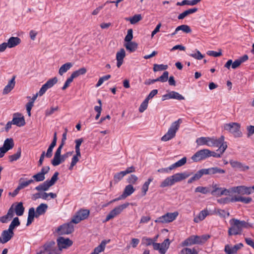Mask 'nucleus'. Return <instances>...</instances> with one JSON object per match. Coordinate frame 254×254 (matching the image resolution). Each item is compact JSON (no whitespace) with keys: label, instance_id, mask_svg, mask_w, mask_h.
<instances>
[{"label":"nucleus","instance_id":"nucleus-13","mask_svg":"<svg viewBox=\"0 0 254 254\" xmlns=\"http://www.w3.org/2000/svg\"><path fill=\"white\" fill-rule=\"evenodd\" d=\"M213 190L210 192L211 194L215 196H220L222 195H227L230 194V191L224 188L218 187L216 184L213 183L212 185Z\"/></svg>","mask_w":254,"mask_h":254},{"label":"nucleus","instance_id":"nucleus-46","mask_svg":"<svg viewBox=\"0 0 254 254\" xmlns=\"http://www.w3.org/2000/svg\"><path fill=\"white\" fill-rule=\"evenodd\" d=\"M171 98L177 99L178 100H184L185 98L182 95L180 94L178 92L176 91H170Z\"/></svg>","mask_w":254,"mask_h":254},{"label":"nucleus","instance_id":"nucleus-4","mask_svg":"<svg viewBox=\"0 0 254 254\" xmlns=\"http://www.w3.org/2000/svg\"><path fill=\"white\" fill-rule=\"evenodd\" d=\"M182 123V120L179 119L177 121L173 122L167 133L161 137V140L163 141H167L173 138L175 135L177 130L179 129L180 124Z\"/></svg>","mask_w":254,"mask_h":254},{"label":"nucleus","instance_id":"nucleus-21","mask_svg":"<svg viewBox=\"0 0 254 254\" xmlns=\"http://www.w3.org/2000/svg\"><path fill=\"white\" fill-rule=\"evenodd\" d=\"M206 175H216L218 174L221 175L224 174L226 171L224 169H221L218 167H213L207 169H205Z\"/></svg>","mask_w":254,"mask_h":254},{"label":"nucleus","instance_id":"nucleus-28","mask_svg":"<svg viewBox=\"0 0 254 254\" xmlns=\"http://www.w3.org/2000/svg\"><path fill=\"white\" fill-rule=\"evenodd\" d=\"M135 189L133 188V187L131 185L129 184L126 186L122 194L126 198L127 197L130 195L132 193H133Z\"/></svg>","mask_w":254,"mask_h":254},{"label":"nucleus","instance_id":"nucleus-9","mask_svg":"<svg viewBox=\"0 0 254 254\" xmlns=\"http://www.w3.org/2000/svg\"><path fill=\"white\" fill-rule=\"evenodd\" d=\"M129 203L127 202L116 207L106 216V219L104 222H107L117 216L120 214L123 210L126 209Z\"/></svg>","mask_w":254,"mask_h":254},{"label":"nucleus","instance_id":"nucleus-24","mask_svg":"<svg viewBox=\"0 0 254 254\" xmlns=\"http://www.w3.org/2000/svg\"><path fill=\"white\" fill-rule=\"evenodd\" d=\"M126 56V52L124 49H121L116 54V59L117 61V66L120 67L123 63L124 59Z\"/></svg>","mask_w":254,"mask_h":254},{"label":"nucleus","instance_id":"nucleus-48","mask_svg":"<svg viewBox=\"0 0 254 254\" xmlns=\"http://www.w3.org/2000/svg\"><path fill=\"white\" fill-rule=\"evenodd\" d=\"M182 30L186 33H189L191 32L190 28L187 25H181L176 28V31Z\"/></svg>","mask_w":254,"mask_h":254},{"label":"nucleus","instance_id":"nucleus-33","mask_svg":"<svg viewBox=\"0 0 254 254\" xmlns=\"http://www.w3.org/2000/svg\"><path fill=\"white\" fill-rule=\"evenodd\" d=\"M187 162V158L186 157H183L177 162L172 164L170 166V169H174L176 168L180 167L185 165Z\"/></svg>","mask_w":254,"mask_h":254},{"label":"nucleus","instance_id":"nucleus-40","mask_svg":"<svg viewBox=\"0 0 254 254\" xmlns=\"http://www.w3.org/2000/svg\"><path fill=\"white\" fill-rule=\"evenodd\" d=\"M137 44L133 42H129L125 45L126 49L130 52H134L137 48Z\"/></svg>","mask_w":254,"mask_h":254},{"label":"nucleus","instance_id":"nucleus-10","mask_svg":"<svg viewBox=\"0 0 254 254\" xmlns=\"http://www.w3.org/2000/svg\"><path fill=\"white\" fill-rule=\"evenodd\" d=\"M73 223L71 220L69 223L60 226L57 230V233L60 235H68L72 233L74 231Z\"/></svg>","mask_w":254,"mask_h":254},{"label":"nucleus","instance_id":"nucleus-51","mask_svg":"<svg viewBox=\"0 0 254 254\" xmlns=\"http://www.w3.org/2000/svg\"><path fill=\"white\" fill-rule=\"evenodd\" d=\"M168 66L167 65H164L163 64H154L153 66V71L154 72L166 70L168 68Z\"/></svg>","mask_w":254,"mask_h":254},{"label":"nucleus","instance_id":"nucleus-60","mask_svg":"<svg viewBox=\"0 0 254 254\" xmlns=\"http://www.w3.org/2000/svg\"><path fill=\"white\" fill-rule=\"evenodd\" d=\"M207 54L210 56L217 57L222 55V52L221 49L219 50L218 52L214 51H208L207 52Z\"/></svg>","mask_w":254,"mask_h":254},{"label":"nucleus","instance_id":"nucleus-29","mask_svg":"<svg viewBox=\"0 0 254 254\" xmlns=\"http://www.w3.org/2000/svg\"><path fill=\"white\" fill-rule=\"evenodd\" d=\"M73 65L71 63H66L62 65L59 70V73L63 75L64 73L67 71Z\"/></svg>","mask_w":254,"mask_h":254},{"label":"nucleus","instance_id":"nucleus-6","mask_svg":"<svg viewBox=\"0 0 254 254\" xmlns=\"http://www.w3.org/2000/svg\"><path fill=\"white\" fill-rule=\"evenodd\" d=\"M223 128L224 130L232 133L235 137H241L243 135L240 130L241 124L238 123L231 122L225 124Z\"/></svg>","mask_w":254,"mask_h":254},{"label":"nucleus","instance_id":"nucleus-58","mask_svg":"<svg viewBox=\"0 0 254 254\" xmlns=\"http://www.w3.org/2000/svg\"><path fill=\"white\" fill-rule=\"evenodd\" d=\"M138 180V177L135 175H130L127 179V182L130 185L135 184Z\"/></svg>","mask_w":254,"mask_h":254},{"label":"nucleus","instance_id":"nucleus-17","mask_svg":"<svg viewBox=\"0 0 254 254\" xmlns=\"http://www.w3.org/2000/svg\"><path fill=\"white\" fill-rule=\"evenodd\" d=\"M199 236L197 235H192L181 243L182 247L190 246L193 245H200Z\"/></svg>","mask_w":254,"mask_h":254},{"label":"nucleus","instance_id":"nucleus-54","mask_svg":"<svg viewBox=\"0 0 254 254\" xmlns=\"http://www.w3.org/2000/svg\"><path fill=\"white\" fill-rule=\"evenodd\" d=\"M59 175V173L58 172H56L53 176L52 177L51 180L47 181H48V183L49 184V185L51 186H53L56 181L58 180V176Z\"/></svg>","mask_w":254,"mask_h":254},{"label":"nucleus","instance_id":"nucleus-39","mask_svg":"<svg viewBox=\"0 0 254 254\" xmlns=\"http://www.w3.org/2000/svg\"><path fill=\"white\" fill-rule=\"evenodd\" d=\"M201 0H184L182 2H178L176 4L177 5H184L186 4L190 5H194L197 3L200 2Z\"/></svg>","mask_w":254,"mask_h":254},{"label":"nucleus","instance_id":"nucleus-18","mask_svg":"<svg viewBox=\"0 0 254 254\" xmlns=\"http://www.w3.org/2000/svg\"><path fill=\"white\" fill-rule=\"evenodd\" d=\"M12 122L13 125L19 127H23L25 125L24 116L19 113H15L13 114Z\"/></svg>","mask_w":254,"mask_h":254},{"label":"nucleus","instance_id":"nucleus-27","mask_svg":"<svg viewBox=\"0 0 254 254\" xmlns=\"http://www.w3.org/2000/svg\"><path fill=\"white\" fill-rule=\"evenodd\" d=\"M13 140L11 138H6L4 141L2 147L0 148H3L6 151L12 149L14 146Z\"/></svg>","mask_w":254,"mask_h":254},{"label":"nucleus","instance_id":"nucleus-55","mask_svg":"<svg viewBox=\"0 0 254 254\" xmlns=\"http://www.w3.org/2000/svg\"><path fill=\"white\" fill-rule=\"evenodd\" d=\"M32 178H33L36 182H42L45 179V177L42 174V173H40L39 172L33 175L32 176Z\"/></svg>","mask_w":254,"mask_h":254},{"label":"nucleus","instance_id":"nucleus-63","mask_svg":"<svg viewBox=\"0 0 254 254\" xmlns=\"http://www.w3.org/2000/svg\"><path fill=\"white\" fill-rule=\"evenodd\" d=\"M239 222H240V224L242 228V229L243 228H249L250 227H253V224H250L249 223H248V222H246L245 221H241V220H239Z\"/></svg>","mask_w":254,"mask_h":254},{"label":"nucleus","instance_id":"nucleus-43","mask_svg":"<svg viewBox=\"0 0 254 254\" xmlns=\"http://www.w3.org/2000/svg\"><path fill=\"white\" fill-rule=\"evenodd\" d=\"M21 150L18 148L16 153L9 156V161L10 162L17 160L21 156Z\"/></svg>","mask_w":254,"mask_h":254},{"label":"nucleus","instance_id":"nucleus-12","mask_svg":"<svg viewBox=\"0 0 254 254\" xmlns=\"http://www.w3.org/2000/svg\"><path fill=\"white\" fill-rule=\"evenodd\" d=\"M208 149H203L196 152L191 157V160L195 162L205 160L209 158Z\"/></svg>","mask_w":254,"mask_h":254},{"label":"nucleus","instance_id":"nucleus-56","mask_svg":"<svg viewBox=\"0 0 254 254\" xmlns=\"http://www.w3.org/2000/svg\"><path fill=\"white\" fill-rule=\"evenodd\" d=\"M196 51L195 53L190 54L189 55L196 60H201L204 57L203 55L198 50H196Z\"/></svg>","mask_w":254,"mask_h":254},{"label":"nucleus","instance_id":"nucleus-32","mask_svg":"<svg viewBox=\"0 0 254 254\" xmlns=\"http://www.w3.org/2000/svg\"><path fill=\"white\" fill-rule=\"evenodd\" d=\"M14 211L16 214L18 216H21L23 214L24 211V207L22 202H18L16 204Z\"/></svg>","mask_w":254,"mask_h":254},{"label":"nucleus","instance_id":"nucleus-2","mask_svg":"<svg viewBox=\"0 0 254 254\" xmlns=\"http://www.w3.org/2000/svg\"><path fill=\"white\" fill-rule=\"evenodd\" d=\"M192 173L184 172L183 173H176L171 176L166 178L161 182L160 187L163 188L168 186H172L175 183L181 182L189 177L192 175Z\"/></svg>","mask_w":254,"mask_h":254},{"label":"nucleus","instance_id":"nucleus-34","mask_svg":"<svg viewBox=\"0 0 254 254\" xmlns=\"http://www.w3.org/2000/svg\"><path fill=\"white\" fill-rule=\"evenodd\" d=\"M51 187V186L48 183L47 181H45L42 184H41L39 186H37L35 189L37 191H46L49 190V189Z\"/></svg>","mask_w":254,"mask_h":254},{"label":"nucleus","instance_id":"nucleus-11","mask_svg":"<svg viewBox=\"0 0 254 254\" xmlns=\"http://www.w3.org/2000/svg\"><path fill=\"white\" fill-rule=\"evenodd\" d=\"M21 39L18 37H11L7 40V42H4L0 44L2 52L8 47L12 48L18 45L21 43Z\"/></svg>","mask_w":254,"mask_h":254},{"label":"nucleus","instance_id":"nucleus-36","mask_svg":"<svg viewBox=\"0 0 254 254\" xmlns=\"http://www.w3.org/2000/svg\"><path fill=\"white\" fill-rule=\"evenodd\" d=\"M20 224L19 218L17 217H16L13 218V220L11 221L10 224L8 227V231H11V232H13V229L15 227L19 226Z\"/></svg>","mask_w":254,"mask_h":254},{"label":"nucleus","instance_id":"nucleus-35","mask_svg":"<svg viewBox=\"0 0 254 254\" xmlns=\"http://www.w3.org/2000/svg\"><path fill=\"white\" fill-rule=\"evenodd\" d=\"M198 251L195 248L192 249L185 248L179 253V254H198Z\"/></svg>","mask_w":254,"mask_h":254},{"label":"nucleus","instance_id":"nucleus-37","mask_svg":"<svg viewBox=\"0 0 254 254\" xmlns=\"http://www.w3.org/2000/svg\"><path fill=\"white\" fill-rule=\"evenodd\" d=\"M153 180V178L152 177L149 178L143 184L141 190L143 195H145L146 194V192L148 190L149 186L151 182H152Z\"/></svg>","mask_w":254,"mask_h":254},{"label":"nucleus","instance_id":"nucleus-22","mask_svg":"<svg viewBox=\"0 0 254 254\" xmlns=\"http://www.w3.org/2000/svg\"><path fill=\"white\" fill-rule=\"evenodd\" d=\"M15 78L16 75H13L11 79L8 81L7 84L4 87L2 91L3 95L8 94L14 88L15 85Z\"/></svg>","mask_w":254,"mask_h":254},{"label":"nucleus","instance_id":"nucleus-8","mask_svg":"<svg viewBox=\"0 0 254 254\" xmlns=\"http://www.w3.org/2000/svg\"><path fill=\"white\" fill-rule=\"evenodd\" d=\"M179 213L177 211L173 213L168 212L165 214L157 218L155 222L157 223H168L175 220L178 216Z\"/></svg>","mask_w":254,"mask_h":254},{"label":"nucleus","instance_id":"nucleus-42","mask_svg":"<svg viewBox=\"0 0 254 254\" xmlns=\"http://www.w3.org/2000/svg\"><path fill=\"white\" fill-rule=\"evenodd\" d=\"M23 180V178H20L19 179V185L18 186V188L21 190L25 187H27L28 186H29L30 184L33 183L34 182V180L32 179L29 180L27 181H22Z\"/></svg>","mask_w":254,"mask_h":254},{"label":"nucleus","instance_id":"nucleus-47","mask_svg":"<svg viewBox=\"0 0 254 254\" xmlns=\"http://www.w3.org/2000/svg\"><path fill=\"white\" fill-rule=\"evenodd\" d=\"M86 71L87 70L85 67H82L77 70L73 71L71 74L74 76L75 78H76L81 75L84 74Z\"/></svg>","mask_w":254,"mask_h":254},{"label":"nucleus","instance_id":"nucleus-61","mask_svg":"<svg viewBox=\"0 0 254 254\" xmlns=\"http://www.w3.org/2000/svg\"><path fill=\"white\" fill-rule=\"evenodd\" d=\"M75 150L77 151H80V146L81 143L83 142V138H80L77 139L75 140Z\"/></svg>","mask_w":254,"mask_h":254},{"label":"nucleus","instance_id":"nucleus-49","mask_svg":"<svg viewBox=\"0 0 254 254\" xmlns=\"http://www.w3.org/2000/svg\"><path fill=\"white\" fill-rule=\"evenodd\" d=\"M126 175L123 171L115 174L114 176V181L115 183L120 182Z\"/></svg>","mask_w":254,"mask_h":254},{"label":"nucleus","instance_id":"nucleus-59","mask_svg":"<svg viewBox=\"0 0 254 254\" xmlns=\"http://www.w3.org/2000/svg\"><path fill=\"white\" fill-rule=\"evenodd\" d=\"M59 110L58 106H56L55 107H51L49 109H47L45 111V116L48 117L52 115L54 113L55 111H57Z\"/></svg>","mask_w":254,"mask_h":254},{"label":"nucleus","instance_id":"nucleus-14","mask_svg":"<svg viewBox=\"0 0 254 254\" xmlns=\"http://www.w3.org/2000/svg\"><path fill=\"white\" fill-rule=\"evenodd\" d=\"M89 215V211L87 209H81L78 211L72 219V222L77 224L81 220L86 219Z\"/></svg>","mask_w":254,"mask_h":254},{"label":"nucleus","instance_id":"nucleus-16","mask_svg":"<svg viewBox=\"0 0 254 254\" xmlns=\"http://www.w3.org/2000/svg\"><path fill=\"white\" fill-rule=\"evenodd\" d=\"M229 163L231 166L236 171L245 172L250 169L249 166L236 160H230Z\"/></svg>","mask_w":254,"mask_h":254},{"label":"nucleus","instance_id":"nucleus-25","mask_svg":"<svg viewBox=\"0 0 254 254\" xmlns=\"http://www.w3.org/2000/svg\"><path fill=\"white\" fill-rule=\"evenodd\" d=\"M204 175H206L205 169L199 170L192 177L188 180V183L191 184L195 181L198 180Z\"/></svg>","mask_w":254,"mask_h":254},{"label":"nucleus","instance_id":"nucleus-15","mask_svg":"<svg viewBox=\"0 0 254 254\" xmlns=\"http://www.w3.org/2000/svg\"><path fill=\"white\" fill-rule=\"evenodd\" d=\"M58 79L57 77H54L49 79L40 88L38 92L39 95L40 96H42L48 89L52 88L58 82Z\"/></svg>","mask_w":254,"mask_h":254},{"label":"nucleus","instance_id":"nucleus-30","mask_svg":"<svg viewBox=\"0 0 254 254\" xmlns=\"http://www.w3.org/2000/svg\"><path fill=\"white\" fill-rule=\"evenodd\" d=\"M48 205L45 203H41L40 204L37 208L36 211L38 215V216H40L41 215H43L46 212L48 209Z\"/></svg>","mask_w":254,"mask_h":254},{"label":"nucleus","instance_id":"nucleus-44","mask_svg":"<svg viewBox=\"0 0 254 254\" xmlns=\"http://www.w3.org/2000/svg\"><path fill=\"white\" fill-rule=\"evenodd\" d=\"M195 192H200L202 194H207L211 192L208 187L199 186L195 188Z\"/></svg>","mask_w":254,"mask_h":254},{"label":"nucleus","instance_id":"nucleus-19","mask_svg":"<svg viewBox=\"0 0 254 254\" xmlns=\"http://www.w3.org/2000/svg\"><path fill=\"white\" fill-rule=\"evenodd\" d=\"M244 245L240 243L232 246L226 245L225 246L224 251L227 254H237V252L243 247Z\"/></svg>","mask_w":254,"mask_h":254},{"label":"nucleus","instance_id":"nucleus-64","mask_svg":"<svg viewBox=\"0 0 254 254\" xmlns=\"http://www.w3.org/2000/svg\"><path fill=\"white\" fill-rule=\"evenodd\" d=\"M248 131L247 136L250 137L254 134V126H249L247 127Z\"/></svg>","mask_w":254,"mask_h":254},{"label":"nucleus","instance_id":"nucleus-45","mask_svg":"<svg viewBox=\"0 0 254 254\" xmlns=\"http://www.w3.org/2000/svg\"><path fill=\"white\" fill-rule=\"evenodd\" d=\"M207 138L208 137H200L197 138L196 140V143L197 146H202L206 145H207Z\"/></svg>","mask_w":254,"mask_h":254},{"label":"nucleus","instance_id":"nucleus-3","mask_svg":"<svg viewBox=\"0 0 254 254\" xmlns=\"http://www.w3.org/2000/svg\"><path fill=\"white\" fill-rule=\"evenodd\" d=\"M59 249L54 241L46 242L37 250L36 254H59Z\"/></svg>","mask_w":254,"mask_h":254},{"label":"nucleus","instance_id":"nucleus-7","mask_svg":"<svg viewBox=\"0 0 254 254\" xmlns=\"http://www.w3.org/2000/svg\"><path fill=\"white\" fill-rule=\"evenodd\" d=\"M230 223L231 227L229 228L228 231L229 236L241 235L242 234L243 229L240 224L239 219L233 218L230 220Z\"/></svg>","mask_w":254,"mask_h":254},{"label":"nucleus","instance_id":"nucleus-26","mask_svg":"<svg viewBox=\"0 0 254 254\" xmlns=\"http://www.w3.org/2000/svg\"><path fill=\"white\" fill-rule=\"evenodd\" d=\"M208 215L209 212L208 210L204 209L201 211L196 217H194L193 221L195 223H198L204 220Z\"/></svg>","mask_w":254,"mask_h":254},{"label":"nucleus","instance_id":"nucleus-5","mask_svg":"<svg viewBox=\"0 0 254 254\" xmlns=\"http://www.w3.org/2000/svg\"><path fill=\"white\" fill-rule=\"evenodd\" d=\"M207 142L208 146L219 147L218 150H222L221 154L224 152L227 147L226 142H224V137L222 135L219 138L208 137Z\"/></svg>","mask_w":254,"mask_h":254},{"label":"nucleus","instance_id":"nucleus-50","mask_svg":"<svg viewBox=\"0 0 254 254\" xmlns=\"http://www.w3.org/2000/svg\"><path fill=\"white\" fill-rule=\"evenodd\" d=\"M106 244V242L105 241H102L101 244L94 249V251L95 252L96 254H99V253L104 251Z\"/></svg>","mask_w":254,"mask_h":254},{"label":"nucleus","instance_id":"nucleus-52","mask_svg":"<svg viewBox=\"0 0 254 254\" xmlns=\"http://www.w3.org/2000/svg\"><path fill=\"white\" fill-rule=\"evenodd\" d=\"M141 19L142 17L140 14H135L127 20H129L131 24H134L141 20Z\"/></svg>","mask_w":254,"mask_h":254},{"label":"nucleus","instance_id":"nucleus-38","mask_svg":"<svg viewBox=\"0 0 254 254\" xmlns=\"http://www.w3.org/2000/svg\"><path fill=\"white\" fill-rule=\"evenodd\" d=\"M252 192L253 191H251V189H250V187H248L244 186H239V194L243 195H249L252 193Z\"/></svg>","mask_w":254,"mask_h":254},{"label":"nucleus","instance_id":"nucleus-31","mask_svg":"<svg viewBox=\"0 0 254 254\" xmlns=\"http://www.w3.org/2000/svg\"><path fill=\"white\" fill-rule=\"evenodd\" d=\"M197 10V8L196 7L189 9L188 10H187L182 12V13L180 14L178 16V18L179 19H183L187 15L196 12Z\"/></svg>","mask_w":254,"mask_h":254},{"label":"nucleus","instance_id":"nucleus-57","mask_svg":"<svg viewBox=\"0 0 254 254\" xmlns=\"http://www.w3.org/2000/svg\"><path fill=\"white\" fill-rule=\"evenodd\" d=\"M133 31L132 29H129L127 30V34L125 37V41L126 42H131L133 38Z\"/></svg>","mask_w":254,"mask_h":254},{"label":"nucleus","instance_id":"nucleus-20","mask_svg":"<svg viewBox=\"0 0 254 254\" xmlns=\"http://www.w3.org/2000/svg\"><path fill=\"white\" fill-rule=\"evenodd\" d=\"M72 241L68 238H64L60 237L57 240V244L59 251L61 249H65L71 246L72 245Z\"/></svg>","mask_w":254,"mask_h":254},{"label":"nucleus","instance_id":"nucleus-53","mask_svg":"<svg viewBox=\"0 0 254 254\" xmlns=\"http://www.w3.org/2000/svg\"><path fill=\"white\" fill-rule=\"evenodd\" d=\"M169 72L167 71H165L163 72V74L157 78V81L161 82H166L168 79Z\"/></svg>","mask_w":254,"mask_h":254},{"label":"nucleus","instance_id":"nucleus-62","mask_svg":"<svg viewBox=\"0 0 254 254\" xmlns=\"http://www.w3.org/2000/svg\"><path fill=\"white\" fill-rule=\"evenodd\" d=\"M239 222H240V224L242 228V229L243 228H249L250 227H253V224H250L249 223H248V222H246L245 221H241V220H239Z\"/></svg>","mask_w":254,"mask_h":254},{"label":"nucleus","instance_id":"nucleus-41","mask_svg":"<svg viewBox=\"0 0 254 254\" xmlns=\"http://www.w3.org/2000/svg\"><path fill=\"white\" fill-rule=\"evenodd\" d=\"M64 162L62 156L60 155H57V154H54L53 159L51 161V163L54 166L59 165L61 163Z\"/></svg>","mask_w":254,"mask_h":254},{"label":"nucleus","instance_id":"nucleus-23","mask_svg":"<svg viewBox=\"0 0 254 254\" xmlns=\"http://www.w3.org/2000/svg\"><path fill=\"white\" fill-rule=\"evenodd\" d=\"M14 236V233L9 231L8 230H5L1 233L0 243L4 244L9 241Z\"/></svg>","mask_w":254,"mask_h":254},{"label":"nucleus","instance_id":"nucleus-1","mask_svg":"<svg viewBox=\"0 0 254 254\" xmlns=\"http://www.w3.org/2000/svg\"><path fill=\"white\" fill-rule=\"evenodd\" d=\"M142 244L145 246L152 245L154 250H157L160 254H165L169 248L170 241L169 239H165L162 243H154L152 238L144 237L142 239Z\"/></svg>","mask_w":254,"mask_h":254}]
</instances>
